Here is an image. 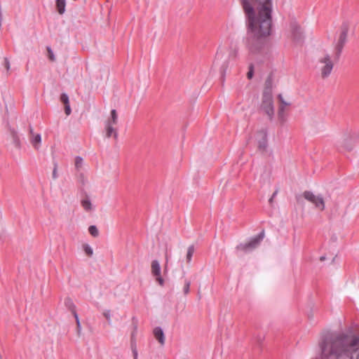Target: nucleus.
Instances as JSON below:
<instances>
[{"mask_svg":"<svg viewBox=\"0 0 359 359\" xmlns=\"http://www.w3.org/2000/svg\"><path fill=\"white\" fill-rule=\"evenodd\" d=\"M248 30L246 44L255 53L260 48V40L271 34L272 0H240Z\"/></svg>","mask_w":359,"mask_h":359,"instance_id":"obj_1","label":"nucleus"},{"mask_svg":"<svg viewBox=\"0 0 359 359\" xmlns=\"http://www.w3.org/2000/svg\"><path fill=\"white\" fill-rule=\"evenodd\" d=\"M318 344L323 358L359 359V334L351 332H326Z\"/></svg>","mask_w":359,"mask_h":359,"instance_id":"obj_2","label":"nucleus"},{"mask_svg":"<svg viewBox=\"0 0 359 359\" xmlns=\"http://www.w3.org/2000/svg\"><path fill=\"white\" fill-rule=\"evenodd\" d=\"M264 237V232L262 231L258 235L250 238L247 243H240L237 245L236 250L244 252H250L259 246Z\"/></svg>","mask_w":359,"mask_h":359,"instance_id":"obj_3","label":"nucleus"},{"mask_svg":"<svg viewBox=\"0 0 359 359\" xmlns=\"http://www.w3.org/2000/svg\"><path fill=\"white\" fill-rule=\"evenodd\" d=\"M261 109L269 116V119H272L274 116V107L273 95L266 93H262Z\"/></svg>","mask_w":359,"mask_h":359,"instance_id":"obj_4","label":"nucleus"},{"mask_svg":"<svg viewBox=\"0 0 359 359\" xmlns=\"http://www.w3.org/2000/svg\"><path fill=\"white\" fill-rule=\"evenodd\" d=\"M348 32V27L346 24H343L341 27V33L338 39L337 43L335 46V55L334 59L337 60L341 53L342 49L344 44L347 41V35Z\"/></svg>","mask_w":359,"mask_h":359,"instance_id":"obj_5","label":"nucleus"},{"mask_svg":"<svg viewBox=\"0 0 359 359\" xmlns=\"http://www.w3.org/2000/svg\"><path fill=\"white\" fill-rule=\"evenodd\" d=\"M318 68L323 78L327 77L331 74L333 69V62L329 55H326L320 58L318 62Z\"/></svg>","mask_w":359,"mask_h":359,"instance_id":"obj_6","label":"nucleus"},{"mask_svg":"<svg viewBox=\"0 0 359 359\" xmlns=\"http://www.w3.org/2000/svg\"><path fill=\"white\" fill-rule=\"evenodd\" d=\"M304 196L305 199L312 203L318 210H323L325 209V203L321 195L316 196L313 192L306 191L304 193Z\"/></svg>","mask_w":359,"mask_h":359,"instance_id":"obj_7","label":"nucleus"},{"mask_svg":"<svg viewBox=\"0 0 359 359\" xmlns=\"http://www.w3.org/2000/svg\"><path fill=\"white\" fill-rule=\"evenodd\" d=\"M257 140L258 142V147L260 150H265L267 147V133L266 131L262 130L257 133Z\"/></svg>","mask_w":359,"mask_h":359,"instance_id":"obj_8","label":"nucleus"},{"mask_svg":"<svg viewBox=\"0 0 359 359\" xmlns=\"http://www.w3.org/2000/svg\"><path fill=\"white\" fill-rule=\"evenodd\" d=\"M29 133L32 135L30 142L33 147L36 149H39L41 142V136L40 134H34L32 126L29 127Z\"/></svg>","mask_w":359,"mask_h":359,"instance_id":"obj_9","label":"nucleus"},{"mask_svg":"<svg viewBox=\"0 0 359 359\" xmlns=\"http://www.w3.org/2000/svg\"><path fill=\"white\" fill-rule=\"evenodd\" d=\"M290 29L294 39L299 41L302 38V30L298 24L296 22H292L290 25Z\"/></svg>","mask_w":359,"mask_h":359,"instance_id":"obj_10","label":"nucleus"},{"mask_svg":"<svg viewBox=\"0 0 359 359\" xmlns=\"http://www.w3.org/2000/svg\"><path fill=\"white\" fill-rule=\"evenodd\" d=\"M154 335L155 338L158 341L161 346L165 344V334L163 329L161 327H156L154 330Z\"/></svg>","mask_w":359,"mask_h":359,"instance_id":"obj_11","label":"nucleus"},{"mask_svg":"<svg viewBox=\"0 0 359 359\" xmlns=\"http://www.w3.org/2000/svg\"><path fill=\"white\" fill-rule=\"evenodd\" d=\"M151 272L154 276H159L161 273V268L158 260H153L151 262Z\"/></svg>","mask_w":359,"mask_h":359,"instance_id":"obj_12","label":"nucleus"},{"mask_svg":"<svg viewBox=\"0 0 359 359\" xmlns=\"http://www.w3.org/2000/svg\"><path fill=\"white\" fill-rule=\"evenodd\" d=\"M225 54V48L222 47L221 46H219L216 55H215V59L214 61L215 65L219 64V62L223 59Z\"/></svg>","mask_w":359,"mask_h":359,"instance_id":"obj_13","label":"nucleus"},{"mask_svg":"<svg viewBox=\"0 0 359 359\" xmlns=\"http://www.w3.org/2000/svg\"><path fill=\"white\" fill-rule=\"evenodd\" d=\"M106 136L110 137L114 135V138L116 139L118 133L114 128V126H111L110 123H105Z\"/></svg>","mask_w":359,"mask_h":359,"instance_id":"obj_14","label":"nucleus"},{"mask_svg":"<svg viewBox=\"0 0 359 359\" xmlns=\"http://www.w3.org/2000/svg\"><path fill=\"white\" fill-rule=\"evenodd\" d=\"M273 90V81L271 76H269L264 84V88L263 93H266L268 94H272Z\"/></svg>","mask_w":359,"mask_h":359,"instance_id":"obj_15","label":"nucleus"},{"mask_svg":"<svg viewBox=\"0 0 359 359\" xmlns=\"http://www.w3.org/2000/svg\"><path fill=\"white\" fill-rule=\"evenodd\" d=\"M56 7L58 13L62 15L65 12L66 1L56 0Z\"/></svg>","mask_w":359,"mask_h":359,"instance_id":"obj_16","label":"nucleus"},{"mask_svg":"<svg viewBox=\"0 0 359 359\" xmlns=\"http://www.w3.org/2000/svg\"><path fill=\"white\" fill-rule=\"evenodd\" d=\"M118 122V115L116 109L111 111V118L106 122V123H110L111 126H115Z\"/></svg>","mask_w":359,"mask_h":359,"instance_id":"obj_17","label":"nucleus"},{"mask_svg":"<svg viewBox=\"0 0 359 359\" xmlns=\"http://www.w3.org/2000/svg\"><path fill=\"white\" fill-rule=\"evenodd\" d=\"M81 205L83 208L88 212L93 210V205L88 198H85L81 201Z\"/></svg>","mask_w":359,"mask_h":359,"instance_id":"obj_18","label":"nucleus"},{"mask_svg":"<svg viewBox=\"0 0 359 359\" xmlns=\"http://www.w3.org/2000/svg\"><path fill=\"white\" fill-rule=\"evenodd\" d=\"M65 304L66 307L68 309H69L74 314V311H75V305H74L73 301L69 298H67L65 300Z\"/></svg>","mask_w":359,"mask_h":359,"instance_id":"obj_19","label":"nucleus"},{"mask_svg":"<svg viewBox=\"0 0 359 359\" xmlns=\"http://www.w3.org/2000/svg\"><path fill=\"white\" fill-rule=\"evenodd\" d=\"M194 251H195V248H194V245H190L188 248L187 254V262L189 263L191 261L192 256H193V255L194 253Z\"/></svg>","mask_w":359,"mask_h":359,"instance_id":"obj_20","label":"nucleus"},{"mask_svg":"<svg viewBox=\"0 0 359 359\" xmlns=\"http://www.w3.org/2000/svg\"><path fill=\"white\" fill-rule=\"evenodd\" d=\"M88 231L93 237H97L99 235V231L95 225H91L88 228Z\"/></svg>","mask_w":359,"mask_h":359,"instance_id":"obj_21","label":"nucleus"},{"mask_svg":"<svg viewBox=\"0 0 359 359\" xmlns=\"http://www.w3.org/2000/svg\"><path fill=\"white\" fill-rule=\"evenodd\" d=\"M83 249L86 254L89 257H91L93 255V250L91 246L88 244H84L83 245Z\"/></svg>","mask_w":359,"mask_h":359,"instance_id":"obj_22","label":"nucleus"},{"mask_svg":"<svg viewBox=\"0 0 359 359\" xmlns=\"http://www.w3.org/2000/svg\"><path fill=\"white\" fill-rule=\"evenodd\" d=\"M238 55V50L236 48H232L229 53V57L231 60H236Z\"/></svg>","mask_w":359,"mask_h":359,"instance_id":"obj_23","label":"nucleus"},{"mask_svg":"<svg viewBox=\"0 0 359 359\" xmlns=\"http://www.w3.org/2000/svg\"><path fill=\"white\" fill-rule=\"evenodd\" d=\"M83 158L81 156H76L75 158V167L76 169H79L83 165Z\"/></svg>","mask_w":359,"mask_h":359,"instance_id":"obj_24","label":"nucleus"},{"mask_svg":"<svg viewBox=\"0 0 359 359\" xmlns=\"http://www.w3.org/2000/svg\"><path fill=\"white\" fill-rule=\"evenodd\" d=\"M60 100H61V102H62L65 104V105L69 104V96L65 93H63L61 94Z\"/></svg>","mask_w":359,"mask_h":359,"instance_id":"obj_25","label":"nucleus"},{"mask_svg":"<svg viewBox=\"0 0 359 359\" xmlns=\"http://www.w3.org/2000/svg\"><path fill=\"white\" fill-rule=\"evenodd\" d=\"M254 75V65L250 64L249 66V71L247 74L248 79H252Z\"/></svg>","mask_w":359,"mask_h":359,"instance_id":"obj_26","label":"nucleus"},{"mask_svg":"<svg viewBox=\"0 0 359 359\" xmlns=\"http://www.w3.org/2000/svg\"><path fill=\"white\" fill-rule=\"evenodd\" d=\"M191 285V282L188 280H185L184 286L183 288V292L185 294H188L189 292V288Z\"/></svg>","mask_w":359,"mask_h":359,"instance_id":"obj_27","label":"nucleus"},{"mask_svg":"<svg viewBox=\"0 0 359 359\" xmlns=\"http://www.w3.org/2000/svg\"><path fill=\"white\" fill-rule=\"evenodd\" d=\"M47 50H48V53L49 59L51 61H54L55 60V55L53 53V50L51 49L50 47L48 46L47 47Z\"/></svg>","mask_w":359,"mask_h":359,"instance_id":"obj_28","label":"nucleus"},{"mask_svg":"<svg viewBox=\"0 0 359 359\" xmlns=\"http://www.w3.org/2000/svg\"><path fill=\"white\" fill-rule=\"evenodd\" d=\"M278 99L281 103V106H283V107H285V106H289L290 104V102H287L284 99H283V97L281 94H279L278 95Z\"/></svg>","mask_w":359,"mask_h":359,"instance_id":"obj_29","label":"nucleus"},{"mask_svg":"<svg viewBox=\"0 0 359 359\" xmlns=\"http://www.w3.org/2000/svg\"><path fill=\"white\" fill-rule=\"evenodd\" d=\"M74 316L76 320V324H77V327H78V330L79 332L81 330V323H80V321H79V316L77 314V313L76 312V311H74Z\"/></svg>","mask_w":359,"mask_h":359,"instance_id":"obj_30","label":"nucleus"},{"mask_svg":"<svg viewBox=\"0 0 359 359\" xmlns=\"http://www.w3.org/2000/svg\"><path fill=\"white\" fill-rule=\"evenodd\" d=\"M74 316L76 320V324H77V327H78V330L79 332L81 330V323H80V321H79V316L77 314V313L76 312V311H74Z\"/></svg>","mask_w":359,"mask_h":359,"instance_id":"obj_31","label":"nucleus"},{"mask_svg":"<svg viewBox=\"0 0 359 359\" xmlns=\"http://www.w3.org/2000/svg\"><path fill=\"white\" fill-rule=\"evenodd\" d=\"M104 316L108 320L109 323L111 322V311L109 310H105L103 313Z\"/></svg>","mask_w":359,"mask_h":359,"instance_id":"obj_32","label":"nucleus"},{"mask_svg":"<svg viewBox=\"0 0 359 359\" xmlns=\"http://www.w3.org/2000/svg\"><path fill=\"white\" fill-rule=\"evenodd\" d=\"M284 109L283 106H280L278 109V117L282 120L284 118Z\"/></svg>","mask_w":359,"mask_h":359,"instance_id":"obj_33","label":"nucleus"},{"mask_svg":"<svg viewBox=\"0 0 359 359\" xmlns=\"http://www.w3.org/2000/svg\"><path fill=\"white\" fill-rule=\"evenodd\" d=\"M226 69H227V65L226 64L224 65H222V66L221 67V74L222 75L224 76L226 74Z\"/></svg>","mask_w":359,"mask_h":359,"instance_id":"obj_34","label":"nucleus"},{"mask_svg":"<svg viewBox=\"0 0 359 359\" xmlns=\"http://www.w3.org/2000/svg\"><path fill=\"white\" fill-rule=\"evenodd\" d=\"M65 114L67 115H69L71 114L72 109H71L69 104H65Z\"/></svg>","mask_w":359,"mask_h":359,"instance_id":"obj_35","label":"nucleus"},{"mask_svg":"<svg viewBox=\"0 0 359 359\" xmlns=\"http://www.w3.org/2000/svg\"><path fill=\"white\" fill-rule=\"evenodd\" d=\"M4 64L6 70L8 71L10 69V62L7 57H5L4 59Z\"/></svg>","mask_w":359,"mask_h":359,"instance_id":"obj_36","label":"nucleus"},{"mask_svg":"<svg viewBox=\"0 0 359 359\" xmlns=\"http://www.w3.org/2000/svg\"><path fill=\"white\" fill-rule=\"evenodd\" d=\"M57 164L55 163V166H54V168H53V179H56L57 177Z\"/></svg>","mask_w":359,"mask_h":359,"instance_id":"obj_37","label":"nucleus"},{"mask_svg":"<svg viewBox=\"0 0 359 359\" xmlns=\"http://www.w3.org/2000/svg\"><path fill=\"white\" fill-rule=\"evenodd\" d=\"M156 280H158L159 284L161 285H162L163 284V279L161 278V275L159 276H156Z\"/></svg>","mask_w":359,"mask_h":359,"instance_id":"obj_38","label":"nucleus"},{"mask_svg":"<svg viewBox=\"0 0 359 359\" xmlns=\"http://www.w3.org/2000/svg\"><path fill=\"white\" fill-rule=\"evenodd\" d=\"M133 356H134V359H137V351L135 347H133Z\"/></svg>","mask_w":359,"mask_h":359,"instance_id":"obj_39","label":"nucleus"},{"mask_svg":"<svg viewBox=\"0 0 359 359\" xmlns=\"http://www.w3.org/2000/svg\"><path fill=\"white\" fill-rule=\"evenodd\" d=\"M278 194V190H276L271 196V197L269 199V203H271L273 201V199Z\"/></svg>","mask_w":359,"mask_h":359,"instance_id":"obj_40","label":"nucleus"},{"mask_svg":"<svg viewBox=\"0 0 359 359\" xmlns=\"http://www.w3.org/2000/svg\"><path fill=\"white\" fill-rule=\"evenodd\" d=\"M170 257V255L169 254L168 249H167L166 252H165V259L167 262L168 261Z\"/></svg>","mask_w":359,"mask_h":359,"instance_id":"obj_41","label":"nucleus"},{"mask_svg":"<svg viewBox=\"0 0 359 359\" xmlns=\"http://www.w3.org/2000/svg\"><path fill=\"white\" fill-rule=\"evenodd\" d=\"M325 259V257L324 256L320 257V260L321 261H323Z\"/></svg>","mask_w":359,"mask_h":359,"instance_id":"obj_42","label":"nucleus"},{"mask_svg":"<svg viewBox=\"0 0 359 359\" xmlns=\"http://www.w3.org/2000/svg\"><path fill=\"white\" fill-rule=\"evenodd\" d=\"M346 149H347L348 150H351V149H352V147H346Z\"/></svg>","mask_w":359,"mask_h":359,"instance_id":"obj_43","label":"nucleus"}]
</instances>
